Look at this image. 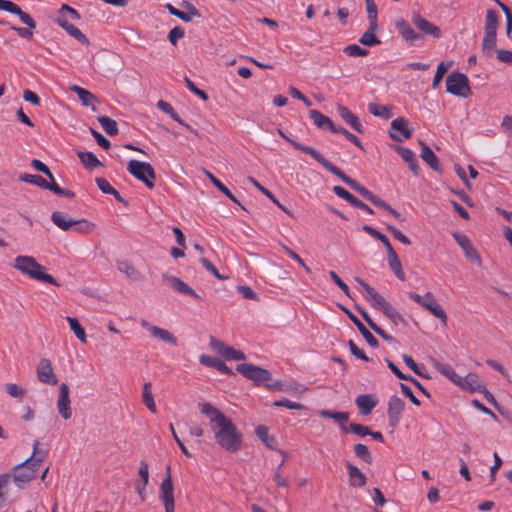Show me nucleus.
Returning <instances> with one entry per match:
<instances>
[{
  "label": "nucleus",
  "instance_id": "nucleus-9",
  "mask_svg": "<svg viewBox=\"0 0 512 512\" xmlns=\"http://www.w3.org/2000/svg\"><path fill=\"white\" fill-rule=\"evenodd\" d=\"M160 499L162 500L165 512H174L175 500H174V486L170 473V466L166 467V476L160 485Z\"/></svg>",
  "mask_w": 512,
  "mask_h": 512
},
{
  "label": "nucleus",
  "instance_id": "nucleus-21",
  "mask_svg": "<svg viewBox=\"0 0 512 512\" xmlns=\"http://www.w3.org/2000/svg\"><path fill=\"white\" fill-rule=\"evenodd\" d=\"M456 380V385L471 393L480 392L481 389L484 387V385H482L479 382L478 375L474 373H468L464 377L459 375V377L456 378Z\"/></svg>",
  "mask_w": 512,
  "mask_h": 512
},
{
  "label": "nucleus",
  "instance_id": "nucleus-51",
  "mask_svg": "<svg viewBox=\"0 0 512 512\" xmlns=\"http://www.w3.org/2000/svg\"><path fill=\"white\" fill-rule=\"evenodd\" d=\"M451 67V63L441 62L436 70L434 75V79L432 81V88L436 89L439 87L444 75L447 73L448 69Z\"/></svg>",
  "mask_w": 512,
  "mask_h": 512
},
{
  "label": "nucleus",
  "instance_id": "nucleus-6",
  "mask_svg": "<svg viewBox=\"0 0 512 512\" xmlns=\"http://www.w3.org/2000/svg\"><path fill=\"white\" fill-rule=\"evenodd\" d=\"M127 171L148 189L155 187L156 173L150 163L132 159L127 164Z\"/></svg>",
  "mask_w": 512,
  "mask_h": 512
},
{
  "label": "nucleus",
  "instance_id": "nucleus-52",
  "mask_svg": "<svg viewBox=\"0 0 512 512\" xmlns=\"http://www.w3.org/2000/svg\"><path fill=\"white\" fill-rule=\"evenodd\" d=\"M367 16L369 23H372V29L376 26L378 17V8L374 0H365Z\"/></svg>",
  "mask_w": 512,
  "mask_h": 512
},
{
  "label": "nucleus",
  "instance_id": "nucleus-20",
  "mask_svg": "<svg viewBox=\"0 0 512 512\" xmlns=\"http://www.w3.org/2000/svg\"><path fill=\"white\" fill-rule=\"evenodd\" d=\"M413 24L424 34L430 35L434 38L441 37V30L438 26L434 25L430 21L421 17L419 14H414L412 17Z\"/></svg>",
  "mask_w": 512,
  "mask_h": 512
},
{
  "label": "nucleus",
  "instance_id": "nucleus-42",
  "mask_svg": "<svg viewBox=\"0 0 512 512\" xmlns=\"http://www.w3.org/2000/svg\"><path fill=\"white\" fill-rule=\"evenodd\" d=\"M248 179L255 187H257L265 196H267L282 211H284L288 215H291V212L277 200V198L274 196V194L270 190L263 187L255 178L250 176Z\"/></svg>",
  "mask_w": 512,
  "mask_h": 512
},
{
  "label": "nucleus",
  "instance_id": "nucleus-59",
  "mask_svg": "<svg viewBox=\"0 0 512 512\" xmlns=\"http://www.w3.org/2000/svg\"><path fill=\"white\" fill-rule=\"evenodd\" d=\"M223 357L225 358V360H228V361H230V360H245L246 359V355L242 351L236 350L231 346H228Z\"/></svg>",
  "mask_w": 512,
  "mask_h": 512
},
{
  "label": "nucleus",
  "instance_id": "nucleus-14",
  "mask_svg": "<svg viewBox=\"0 0 512 512\" xmlns=\"http://www.w3.org/2000/svg\"><path fill=\"white\" fill-rule=\"evenodd\" d=\"M69 387L66 383H62L59 387V396L57 400V409L63 419L68 420L72 417L70 407Z\"/></svg>",
  "mask_w": 512,
  "mask_h": 512
},
{
  "label": "nucleus",
  "instance_id": "nucleus-3",
  "mask_svg": "<svg viewBox=\"0 0 512 512\" xmlns=\"http://www.w3.org/2000/svg\"><path fill=\"white\" fill-rule=\"evenodd\" d=\"M355 280L365 290L367 294L366 299L371 303V305L380 310L395 326L399 324H402L403 326L408 325L407 320L372 286L359 277H356Z\"/></svg>",
  "mask_w": 512,
  "mask_h": 512
},
{
  "label": "nucleus",
  "instance_id": "nucleus-23",
  "mask_svg": "<svg viewBox=\"0 0 512 512\" xmlns=\"http://www.w3.org/2000/svg\"><path fill=\"white\" fill-rule=\"evenodd\" d=\"M357 407L362 415L371 414L372 410L377 406L378 400L373 394H361L355 399Z\"/></svg>",
  "mask_w": 512,
  "mask_h": 512
},
{
  "label": "nucleus",
  "instance_id": "nucleus-22",
  "mask_svg": "<svg viewBox=\"0 0 512 512\" xmlns=\"http://www.w3.org/2000/svg\"><path fill=\"white\" fill-rule=\"evenodd\" d=\"M395 26L399 34L404 38L405 41L414 44L416 41L421 40L423 37L421 34L416 33L411 25L403 18L397 19Z\"/></svg>",
  "mask_w": 512,
  "mask_h": 512
},
{
  "label": "nucleus",
  "instance_id": "nucleus-48",
  "mask_svg": "<svg viewBox=\"0 0 512 512\" xmlns=\"http://www.w3.org/2000/svg\"><path fill=\"white\" fill-rule=\"evenodd\" d=\"M39 446H40V442L38 440H35L33 442V453L28 458V459H31V461L33 462L34 465H37V466H40L42 461L48 455V450H42V449L39 448Z\"/></svg>",
  "mask_w": 512,
  "mask_h": 512
},
{
  "label": "nucleus",
  "instance_id": "nucleus-47",
  "mask_svg": "<svg viewBox=\"0 0 512 512\" xmlns=\"http://www.w3.org/2000/svg\"><path fill=\"white\" fill-rule=\"evenodd\" d=\"M67 322L70 326V329L74 332L75 336L82 342V343H86L87 340H86V333H85V330L84 328L80 325L79 321L77 318L75 317H70L68 316L67 318Z\"/></svg>",
  "mask_w": 512,
  "mask_h": 512
},
{
  "label": "nucleus",
  "instance_id": "nucleus-54",
  "mask_svg": "<svg viewBox=\"0 0 512 512\" xmlns=\"http://www.w3.org/2000/svg\"><path fill=\"white\" fill-rule=\"evenodd\" d=\"M344 52L351 57H364L369 54V51L367 49L361 48L357 44H350L344 48Z\"/></svg>",
  "mask_w": 512,
  "mask_h": 512
},
{
  "label": "nucleus",
  "instance_id": "nucleus-58",
  "mask_svg": "<svg viewBox=\"0 0 512 512\" xmlns=\"http://www.w3.org/2000/svg\"><path fill=\"white\" fill-rule=\"evenodd\" d=\"M184 82L187 86V88L197 96H199L202 100L207 101L209 99L208 94L204 91L199 89L193 81H191L188 77L184 78Z\"/></svg>",
  "mask_w": 512,
  "mask_h": 512
},
{
  "label": "nucleus",
  "instance_id": "nucleus-61",
  "mask_svg": "<svg viewBox=\"0 0 512 512\" xmlns=\"http://www.w3.org/2000/svg\"><path fill=\"white\" fill-rule=\"evenodd\" d=\"M200 262L203 265V267L207 271L211 272L217 279L225 280L228 278L227 276L221 275L219 273L218 269L207 258H205V257L200 258Z\"/></svg>",
  "mask_w": 512,
  "mask_h": 512
},
{
  "label": "nucleus",
  "instance_id": "nucleus-10",
  "mask_svg": "<svg viewBox=\"0 0 512 512\" xmlns=\"http://www.w3.org/2000/svg\"><path fill=\"white\" fill-rule=\"evenodd\" d=\"M412 133L413 129L409 127V121L403 117L394 119L390 124L389 136L397 142L411 138Z\"/></svg>",
  "mask_w": 512,
  "mask_h": 512
},
{
  "label": "nucleus",
  "instance_id": "nucleus-55",
  "mask_svg": "<svg viewBox=\"0 0 512 512\" xmlns=\"http://www.w3.org/2000/svg\"><path fill=\"white\" fill-rule=\"evenodd\" d=\"M273 406H275V407H285V408H288V409H291V410H303V409L306 408L303 404L298 403V402L290 401L287 398L275 401L273 403Z\"/></svg>",
  "mask_w": 512,
  "mask_h": 512
},
{
  "label": "nucleus",
  "instance_id": "nucleus-25",
  "mask_svg": "<svg viewBox=\"0 0 512 512\" xmlns=\"http://www.w3.org/2000/svg\"><path fill=\"white\" fill-rule=\"evenodd\" d=\"M199 361L202 365L206 367H211L217 369L219 372L226 375H234V372L229 368L224 361L219 358L212 357L206 354H202L199 357Z\"/></svg>",
  "mask_w": 512,
  "mask_h": 512
},
{
  "label": "nucleus",
  "instance_id": "nucleus-43",
  "mask_svg": "<svg viewBox=\"0 0 512 512\" xmlns=\"http://www.w3.org/2000/svg\"><path fill=\"white\" fill-rule=\"evenodd\" d=\"M368 110L371 114L383 119H390L392 117L391 107L387 105H380L376 103H370Z\"/></svg>",
  "mask_w": 512,
  "mask_h": 512
},
{
  "label": "nucleus",
  "instance_id": "nucleus-37",
  "mask_svg": "<svg viewBox=\"0 0 512 512\" xmlns=\"http://www.w3.org/2000/svg\"><path fill=\"white\" fill-rule=\"evenodd\" d=\"M76 154H77L78 158L80 159L81 163L88 170H93L96 167L103 166V164L98 160V158L92 152L78 151Z\"/></svg>",
  "mask_w": 512,
  "mask_h": 512
},
{
  "label": "nucleus",
  "instance_id": "nucleus-26",
  "mask_svg": "<svg viewBox=\"0 0 512 512\" xmlns=\"http://www.w3.org/2000/svg\"><path fill=\"white\" fill-rule=\"evenodd\" d=\"M426 302L423 303L424 308L429 310L435 317L440 319L444 324L447 322V315L444 309L437 303L432 293L425 294Z\"/></svg>",
  "mask_w": 512,
  "mask_h": 512
},
{
  "label": "nucleus",
  "instance_id": "nucleus-11",
  "mask_svg": "<svg viewBox=\"0 0 512 512\" xmlns=\"http://www.w3.org/2000/svg\"><path fill=\"white\" fill-rule=\"evenodd\" d=\"M39 466L34 465L31 459H26L15 467L13 481L15 483H27L35 478Z\"/></svg>",
  "mask_w": 512,
  "mask_h": 512
},
{
  "label": "nucleus",
  "instance_id": "nucleus-2",
  "mask_svg": "<svg viewBox=\"0 0 512 512\" xmlns=\"http://www.w3.org/2000/svg\"><path fill=\"white\" fill-rule=\"evenodd\" d=\"M321 166H323L330 173L341 179L352 190L358 192L361 196H363L366 200L370 201L376 207L385 210L399 221H405V218L399 212H397L390 204H388L379 196L372 193L365 186L361 185L359 182L345 174L340 168H338L336 165H334L327 159H325Z\"/></svg>",
  "mask_w": 512,
  "mask_h": 512
},
{
  "label": "nucleus",
  "instance_id": "nucleus-5",
  "mask_svg": "<svg viewBox=\"0 0 512 512\" xmlns=\"http://www.w3.org/2000/svg\"><path fill=\"white\" fill-rule=\"evenodd\" d=\"M0 10L17 15L21 22L27 26V28L16 26H11L10 28L16 31L19 37L24 39H32V30L35 29L37 25L35 20L27 12H24L17 4L10 0H0Z\"/></svg>",
  "mask_w": 512,
  "mask_h": 512
},
{
  "label": "nucleus",
  "instance_id": "nucleus-15",
  "mask_svg": "<svg viewBox=\"0 0 512 512\" xmlns=\"http://www.w3.org/2000/svg\"><path fill=\"white\" fill-rule=\"evenodd\" d=\"M37 377L40 382L56 385L58 383V379L55 376L52 368L51 361L47 358H42L37 365Z\"/></svg>",
  "mask_w": 512,
  "mask_h": 512
},
{
  "label": "nucleus",
  "instance_id": "nucleus-62",
  "mask_svg": "<svg viewBox=\"0 0 512 512\" xmlns=\"http://www.w3.org/2000/svg\"><path fill=\"white\" fill-rule=\"evenodd\" d=\"M185 36V31L182 27L176 26L169 31L168 40L172 45H176L179 39H182Z\"/></svg>",
  "mask_w": 512,
  "mask_h": 512
},
{
  "label": "nucleus",
  "instance_id": "nucleus-41",
  "mask_svg": "<svg viewBox=\"0 0 512 512\" xmlns=\"http://www.w3.org/2000/svg\"><path fill=\"white\" fill-rule=\"evenodd\" d=\"M498 24V13L494 9H488L485 17L484 32L497 33Z\"/></svg>",
  "mask_w": 512,
  "mask_h": 512
},
{
  "label": "nucleus",
  "instance_id": "nucleus-45",
  "mask_svg": "<svg viewBox=\"0 0 512 512\" xmlns=\"http://www.w3.org/2000/svg\"><path fill=\"white\" fill-rule=\"evenodd\" d=\"M435 369L441 373L443 376L447 377L449 380H451L453 383H456V378L459 377V375L455 372V370L452 368L451 365L447 363H442L439 361L434 362Z\"/></svg>",
  "mask_w": 512,
  "mask_h": 512
},
{
  "label": "nucleus",
  "instance_id": "nucleus-29",
  "mask_svg": "<svg viewBox=\"0 0 512 512\" xmlns=\"http://www.w3.org/2000/svg\"><path fill=\"white\" fill-rule=\"evenodd\" d=\"M420 145L421 158L429 165L431 169L434 171H440V162L433 150L423 141H420Z\"/></svg>",
  "mask_w": 512,
  "mask_h": 512
},
{
  "label": "nucleus",
  "instance_id": "nucleus-17",
  "mask_svg": "<svg viewBox=\"0 0 512 512\" xmlns=\"http://www.w3.org/2000/svg\"><path fill=\"white\" fill-rule=\"evenodd\" d=\"M342 311L349 317V319L353 322V324L357 327L358 331L364 337L366 342L373 348H378L379 342L373 336V334L364 326V324L358 319V317L352 313L349 309L344 306H340Z\"/></svg>",
  "mask_w": 512,
  "mask_h": 512
},
{
  "label": "nucleus",
  "instance_id": "nucleus-36",
  "mask_svg": "<svg viewBox=\"0 0 512 512\" xmlns=\"http://www.w3.org/2000/svg\"><path fill=\"white\" fill-rule=\"evenodd\" d=\"M497 33L484 32L482 41V52L487 57H491L496 51Z\"/></svg>",
  "mask_w": 512,
  "mask_h": 512
},
{
  "label": "nucleus",
  "instance_id": "nucleus-40",
  "mask_svg": "<svg viewBox=\"0 0 512 512\" xmlns=\"http://www.w3.org/2000/svg\"><path fill=\"white\" fill-rule=\"evenodd\" d=\"M257 437L270 449H274L277 445V440L274 436L269 435L268 428L265 425H259L255 429Z\"/></svg>",
  "mask_w": 512,
  "mask_h": 512
},
{
  "label": "nucleus",
  "instance_id": "nucleus-34",
  "mask_svg": "<svg viewBox=\"0 0 512 512\" xmlns=\"http://www.w3.org/2000/svg\"><path fill=\"white\" fill-rule=\"evenodd\" d=\"M379 29L378 23L372 29V23H369V28L365 31L362 36L359 38V43L365 46L373 47L375 45H379L381 41L375 35V32Z\"/></svg>",
  "mask_w": 512,
  "mask_h": 512
},
{
  "label": "nucleus",
  "instance_id": "nucleus-31",
  "mask_svg": "<svg viewBox=\"0 0 512 512\" xmlns=\"http://www.w3.org/2000/svg\"><path fill=\"white\" fill-rule=\"evenodd\" d=\"M387 260L389 268L394 272L395 276L401 280H405V273L402 269L401 261L394 249L387 252Z\"/></svg>",
  "mask_w": 512,
  "mask_h": 512
},
{
  "label": "nucleus",
  "instance_id": "nucleus-35",
  "mask_svg": "<svg viewBox=\"0 0 512 512\" xmlns=\"http://www.w3.org/2000/svg\"><path fill=\"white\" fill-rule=\"evenodd\" d=\"M70 90L77 94L83 106L93 105L97 101V97L93 93L80 86L73 85Z\"/></svg>",
  "mask_w": 512,
  "mask_h": 512
},
{
  "label": "nucleus",
  "instance_id": "nucleus-57",
  "mask_svg": "<svg viewBox=\"0 0 512 512\" xmlns=\"http://www.w3.org/2000/svg\"><path fill=\"white\" fill-rule=\"evenodd\" d=\"M348 432L354 433L360 437L368 436L370 434V428L358 423H350Z\"/></svg>",
  "mask_w": 512,
  "mask_h": 512
},
{
  "label": "nucleus",
  "instance_id": "nucleus-30",
  "mask_svg": "<svg viewBox=\"0 0 512 512\" xmlns=\"http://www.w3.org/2000/svg\"><path fill=\"white\" fill-rule=\"evenodd\" d=\"M319 415L322 418H330L335 420L340 426L344 433L348 432V428L344 426L349 420V413L348 412H339V411H332V410H320Z\"/></svg>",
  "mask_w": 512,
  "mask_h": 512
},
{
  "label": "nucleus",
  "instance_id": "nucleus-63",
  "mask_svg": "<svg viewBox=\"0 0 512 512\" xmlns=\"http://www.w3.org/2000/svg\"><path fill=\"white\" fill-rule=\"evenodd\" d=\"M31 165L35 170L44 173L50 179V181H53L52 172L50 171L48 166L45 165L42 161H40L38 159H33L31 161Z\"/></svg>",
  "mask_w": 512,
  "mask_h": 512
},
{
  "label": "nucleus",
  "instance_id": "nucleus-38",
  "mask_svg": "<svg viewBox=\"0 0 512 512\" xmlns=\"http://www.w3.org/2000/svg\"><path fill=\"white\" fill-rule=\"evenodd\" d=\"M52 222L63 231H70L73 227V219H67L65 214L60 211H55L51 215Z\"/></svg>",
  "mask_w": 512,
  "mask_h": 512
},
{
  "label": "nucleus",
  "instance_id": "nucleus-50",
  "mask_svg": "<svg viewBox=\"0 0 512 512\" xmlns=\"http://www.w3.org/2000/svg\"><path fill=\"white\" fill-rule=\"evenodd\" d=\"M95 224L86 220V219H79L74 220L72 230L81 233V234H88L92 232L94 229Z\"/></svg>",
  "mask_w": 512,
  "mask_h": 512
},
{
  "label": "nucleus",
  "instance_id": "nucleus-33",
  "mask_svg": "<svg viewBox=\"0 0 512 512\" xmlns=\"http://www.w3.org/2000/svg\"><path fill=\"white\" fill-rule=\"evenodd\" d=\"M205 174L219 191H221L224 195H226L232 202L239 205L243 210L247 211V209L238 201V199L231 193V191L217 177H215L209 171H205Z\"/></svg>",
  "mask_w": 512,
  "mask_h": 512
},
{
  "label": "nucleus",
  "instance_id": "nucleus-44",
  "mask_svg": "<svg viewBox=\"0 0 512 512\" xmlns=\"http://www.w3.org/2000/svg\"><path fill=\"white\" fill-rule=\"evenodd\" d=\"M97 120L109 136H115L118 134V126L115 120L108 116H98Z\"/></svg>",
  "mask_w": 512,
  "mask_h": 512
},
{
  "label": "nucleus",
  "instance_id": "nucleus-18",
  "mask_svg": "<svg viewBox=\"0 0 512 512\" xmlns=\"http://www.w3.org/2000/svg\"><path fill=\"white\" fill-rule=\"evenodd\" d=\"M277 132L282 138H284L288 143H290L296 150H299L305 154L310 155L320 165L325 161L326 158L320 152H318L316 149H314L310 146H306L298 141L291 139L281 129H278Z\"/></svg>",
  "mask_w": 512,
  "mask_h": 512
},
{
  "label": "nucleus",
  "instance_id": "nucleus-46",
  "mask_svg": "<svg viewBox=\"0 0 512 512\" xmlns=\"http://www.w3.org/2000/svg\"><path fill=\"white\" fill-rule=\"evenodd\" d=\"M151 388H152V385H151L150 382L144 383L142 398H143V403L145 404V406L152 413H155L156 412V404H155V401H154V397H153Z\"/></svg>",
  "mask_w": 512,
  "mask_h": 512
},
{
  "label": "nucleus",
  "instance_id": "nucleus-19",
  "mask_svg": "<svg viewBox=\"0 0 512 512\" xmlns=\"http://www.w3.org/2000/svg\"><path fill=\"white\" fill-rule=\"evenodd\" d=\"M141 326L146 329L153 337L160 339L163 342L177 345V339L167 330L150 324L146 320L141 321Z\"/></svg>",
  "mask_w": 512,
  "mask_h": 512
},
{
  "label": "nucleus",
  "instance_id": "nucleus-1",
  "mask_svg": "<svg viewBox=\"0 0 512 512\" xmlns=\"http://www.w3.org/2000/svg\"><path fill=\"white\" fill-rule=\"evenodd\" d=\"M199 409L202 414L209 418L216 443L229 452L238 451L242 444V435L231 419L207 402L200 403Z\"/></svg>",
  "mask_w": 512,
  "mask_h": 512
},
{
  "label": "nucleus",
  "instance_id": "nucleus-28",
  "mask_svg": "<svg viewBox=\"0 0 512 512\" xmlns=\"http://www.w3.org/2000/svg\"><path fill=\"white\" fill-rule=\"evenodd\" d=\"M349 476V484L351 487H364L367 483V478L361 470L353 465L351 462L346 464Z\"/></svg>",
  "mask_w": 512,
  "mask_h": 512
},
{
  "label": "nucleus",
  "instance_id": "nucleus-27",
  "mask_svg": "<svg viewBox=\"0 0 512 512\" xmlns=\"http://www.w3.org/2000/svg\"><path fill=\"white\" fill-rule=\"evenodd\" d=\"M337 110L340 117L343 119L345 123L350 125L358 133H364V129L359 118L354 113H352L347 107L339 105Z\"/></svg>",
  "mask_w": 512,
  "mask_h": 512
},
{
  "label": "nucleus",
  "instance_id": "nucleus-7",
  "mask_svg": "<svg viewBox=\"0 0 512 512\" xmlns=\"http://www.w3.org/2000/svg\"><path fill=\"white\" fill-rule=\"evenodd\" d=\"M236 371L245 378L251 380L255 386H265L267 382L272 380V374L269 370L254 364H238Z\"/></svg>",
  "mask_w": 512,
  "mask_h": 512
},
{
  "label": "nucleus",
  "instance_id": "nucleus-8",
  "mask_svg": "<svg viewBox=\"0 0 512 512\" xmlns=\"http://www.w3.org/2000/svg\"><path fill=\"white\" fill-rule=\"evenodd\" d=\"M446 91L458 97L468 98L471 95L468 77L461 72H452L446 78Z\"/></svg>",
  "mask_w": 512,
  "mask_h": 512
},
{
  "label": "nucleus",
  "instance_id": "nucleus-53",
  "mask_svg": "<svg viewBox=\"0 0 512 512\" xmlns=\"http://www.w3.org/2000/svg\"><path fill=\"white\" fill-rule=\"evenodd\" d=\"M19 179L25 183L37 185L40 188H44L47 185V180L40 175L22 174Z\"/></svg>",
  "mask_w": 512,
  "mask_h": 512
},
{
  "label": "nucleus",
  "instance_id": "nucleus-4",
  "mask_svg": "<svg viewBox=\"0 0 512 512\" xmlns=\"http://www.w3.org/2000/svg\"><path fill=\"white\" fill-rule=\"evenodd\" d=\"M13 268L32 279L59 286L58 281L50 274L43 271L40 265L32 256H17L12 264Z\"/></svg>",
  "mask_w": 512,
  "mask_h": 512
},
{
  "label": "nucleus",
  "instance_id": "nucleus-16",
  "mask_svg": "<svg viewBox=\"0 0 512 512\" xmlns=\"http://www.w3.org/2000/svg\"><path fill=\"white\" fill-rule=\"evenodd\" d=\"M452 236L457 242V244L463 249L465 256L468 259H470L471 261H475L479 264L481 263V258L476 249L473 247L468 236L460 232H454Z\"/></svg>",
  "mask_w": 512,
  "mask_h": 512
},
{
  "label": "nucleus",
  "instance_id": "nucleus-39",
  "mask_svg": "<svg viewBox=\"0 0 512 512\" xmlns=\"http://www.w3.org/2000/svg\"><path fill=\"white\" fill-rule=\"evenodd\" d=\"M117 268L120 272L124 273L128 278L138 281L142 278L141 273L128 261H118Z\"/></svg>",
  "mask_w": 512,
  "mask_h": 512
},
{
  "label": "nucleus",
  "instance_id": "nucleus-24",
  "mask_svg": "<svg viewBox=\"0 0 512 512\" xmlns=\"http://www.w3.org/2000/svg\"><path fill=\"white\" fill-rule=\"evenodd\" d=\"M58 24L72 37H74L81 44L89 45V39L83 34L76 26L70 24L64 16H58Z\"/></svg>",
  "mask_w": 512,
  "mask_h": 512
},
{
  "label": "nucleus",
  "instance_id": "nucleus-64",
  "mask_svg": "<svg viewBox=\"0 0 512 512\" xmlns=\"http://www.w3.org/2000/svg\"><path fill=\"white\" fill-rule=\"evenodd\" d=\"M210 347L218 354L224 356L226 349L228 348L224 342L216 339L214 336H210Z\"/></svg>",
  "mask_w": 512,
  "mask_h": 512
},
{
  "label": "nucleus",
  "instance_id": "nucleus-13",
  "mask_svg": "<svg viewBox=\"0 0 512 512\" xmlns=\"http://www.w3.org/2000/svg\"><path fill=\"white\" fill-rule=\"evenodd\" d=\"M162 278L166 281L169 286L176 292L184 295H188L194 299H201V296L195 292L188 284L182 281L180 278L170 275L168 273H163Z\"/></svg>",
  "mask_w": 512,
  "mask_h": 512
},
{
  "label": "nucleus",
  "instance_id": "nucleus-32",
  "mask_svg": "<svg viewBox=\"0 0 512 512\" xmlns=\"http://www.w3.org/2000/svg\"><path fill=\"white\" fill-rule=\"evenodd\" d=\"M309 117L319 129L331 131V128H333V121L318 110H310Z\"/></svg>",
  "mask_w": 512,
  "mask_h": 512
},
{
  "label": "nucleus",
  "instance_id": "nucleus-49",
  "mask_svg": "<svg viewBox=\"0 0 512 512\" xmlns=\"http://www.w3.org/2000/svg\"><path fill=\"white\" fill-rule=\"evenodd\" d=\"M353 450L356 457L363 460L365 463L371 464L373 462V456L366 445L358 443L354 445Z\"/></svg>",
  "mask_w": 512,
  "mask_h": 512
},
{
  "label": "nucleus",
  "instance_id": "nucleus-56",
  "mask_svg": "<svg viewBox=\"0 0 512 512\" xmlns=\"http://www.w3.org/2000/svg\"><path fill=\"white\" fill-rule=\"evenodd\" d=\"M333 192L341 199L347 201L350 205H352L355 200L357 199V197H355L354 195H352L350 192H348L345 188H343L342 186H334L333 187Z\"/></svg>",
  "mask_w": 512,
  "mask_h": 512
},
{
  "label": "nucleus",
  "instance_id": "nucleus-60",
  "mask_svg": "<svg viewBox=\"0 0 512 512\" xmlns=\"http://www.w3.org/2000/svg\"><path fill=\"white\" fill-rule=\"evenodd\" d=\"M386 229L392 233V235L398 240L400 241L402 244L404 245H410L411 244V241L410 239L405 236L400 230H398L395 226L393 225H390V224H387L386 225Z\"/></svg>",
  "mask_w": 512,
  "mask_h": 512
},
{
  "label": "nucleus",
  "instance_id": "nucleus-12",
  "mask_svg": "<svg viewBox=\"0 0 512 512\" xmlns=\"http://www.w3.org/2000/svg\"><path fill=\"white\" fill-rule=\"evenodd\" d=\"M405 403L404 401L398 397L397 395H393L390 397L387 408V416L389 420V425L393 428L397 427L402 413L404 411Z\"/></svg>",
  "mask_w": 512,
  "mask_h": 512
}]
</instances>
